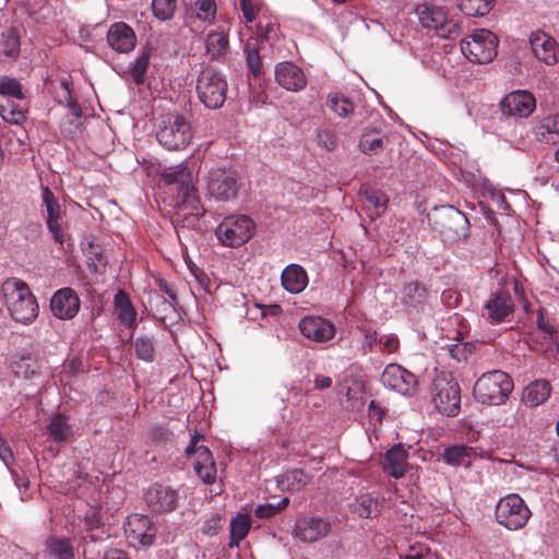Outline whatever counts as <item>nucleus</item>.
<instances>
[{
  "label": "nucleus",
  "instance_id": "1",
  "mask_svg": "<svg viewBox=\"0 0 559 559\" xmlns=\"http://www.w3.org/2000/svg\"><path fill=\"white\" fill-rule=\"evenodd\" d=\"M428 222L444 242H455L465 238L469 230L466 215L452 205L435 206L428 213Z\"/></svg>",
  "mask_w": 559,
  "mask_h": 559
},
{
  "label": "nucleus",
  "instance_id": "2",
  "mask_svg": "<svg viewBox=\"0 0 559 559\" xmlns=\"http://www.w3.org/2000/svg\"><path fill=\"white\" fill-rule=\"evenodd\" d=\"M156 138L168 151L185 150L193 138L190 118L178 112L160 116Z\"/></svg>",
  "mask_w": 559,
  "mask_h": 559
},
{
  "label": "nucleus",
  "instance_id": "3",
  "mask_svg": "<svg viewBox=\"0 0 559 559\" xmlns=\"http://www.w3.org/2000/svg\"><path fill=\"white\" fill-rule=\"evenodd\" d=\"M3 294L11 317L16 322L29 323L38 316V304L26 283L11 278L3 284Z\"/></svg>",
  "mask_w": 559,
  "mask_h": 559
},
{
  "label": "nucleus",
  "instance_id": "4",
  "mask_svg": "<svg viewBox=\"0 0 559 559\" xmlns=\"http://www.w3.org/2000/svg\"><path fill=\"white\" fill-rule=\"evenodd\" d=\"M512 378L502 370L483 373L474 384L473 394L484 405H501L513 391Z\"/></svg>",
  "mask_w": 559,
  "mask_h": 559
},
{
  "label": "nucleus",
  "instance_id": "5",
  "mask_svg": "<svg viewBox=\"0 0 559 559\" xmlns=\"http://www.w3.org/2000/svg\"><path fill=\"white\" fill-rule=\"evenodd\" d=\"M255 233V224L247 215L225 217L216 227L217 239L226 247L237 248L248 242Z\"/></svg>",
  "mask_w": 559,
  "mask_h": 559
},
{
  "label": "nucleus",
  "instance_id": "6",
  "mask_svg": "<svg viewBox=\"0 0 559 559\" xmlns=\"http://www.w3.org/2000/svg\"><path fill=\"white\" fill-rule=\"evenodd\" d=\"M416 13L423 27L435 31L436 35L441 38L455 39L462 33L460 22L448 19L440 7L419 4L416 8Z\"/></svg>",
  "mask_w": 559,
  "mask_h": 559
},
{
  "label": "nucleus",
  "instance_id": "7",
  "mask_svg": "<svg viewBox=\"0 0 559 559\" xmlns=\"http://www.w3.org/2000/svg\"><path fill=\"white\" fill-rule=\"evenodd\" d=\"M498 38L487 29L475 31L461 40L463 55L474 63H488L497 56Z\"/></svg>",
  "mask_w": 559,
  "mask_h": 559
},
{
  "label": "nucleus",
  "instance_id": "8",
  "mask_svg": "<svg viewBox=\"0 0 559 559\" xmlns=\"http://www.w3.org/2000/svg\"><path fill=\"white\" fill-rule=\"evenodd\" d=\"M432 402L436 408L447 416H456L461 408V389L456 380L445 374L433 379Z\"/></svg>",
  "mask_w": 559,
  "mask_h": 559
},
{
  "label": "nucleus",
  "instance_id": "9",
  "mask_svg": "<svg viewBox=\"0 0 559 559\" xmlns=\"http://www.w3.org/2000/svg\"><path fill=\"white\" fill-rule=\"evenodd\" d=\"M227 83L215 70L206 68L198 76L197 92L200 100L210 109H217L226 100Z\"/></svg>",
  "mask_w": 559,
  "mask_h": 559
},
{
  "label": "nucleus",
  "instance_id": "10",
  "mask_svg": "<svg viewBox=\"0 0 559 559\" xmlns=\"http://www.w3.org/2000/svg\"><path fill=\"white\" fill-rule=\"evenodd\" d=\"M531 511L519 495H509L499 500L496 519L508 530L522 528L528 521Z\"/></svg>",
  "mask_w": 559,
  "mask_h": 559
},
{
  "label": "nucleus",
  "instance_id": "11",
  "mask_svg": "<svg viewBox=\"0 0 559 559\" xmlns=\"http://www.w3.org/2000/svg\"><path fill=\"white\" fill-rule=\"evenodd\" d=\"M241 187L240 177L234 170L216 168L209 173L207 192L217 201L235 200Z\"/></svg>",
  "mask_w": 559,
  "mask_h": 559
},
{
  "label": "nucleus",
  "instance_id": "12",
  "mask_svg": "<svg viewBox=\"0 0 559 559\" xmlns=\"http://www.w3.org/2000/svg\"><path fill=\"white\" fill-rule=\"evenodd\" d=\"M204 214L205 209L200 202L194 185L178 191L174 215L176 223H181L182 226L194 225L198 218Z\"/></svg>",
  "mask_w": 559,
  "mask_h": 559
},
{
  "label": "nucleus",
  "instance_id": "13",
  "mask_svg": "<svg viewBox=\"0 0 559 559\" xmlns=\"http://www.w3.org/2000/svg\"><path fill=\"white\" fill-rule=\"evenodd\" d=\"M514 312V304L509 292L500 288L490 293L485 301L481 316L490 323L498 324L510 321Z\"/></svg>",
  "mask_w": 559,
  "mask_h": 559
},
{
  "label": "nucleus",
  "instance_id": "14",
  "mask_svg": "<svg viewBox=\"0 0 559 559\" xmlns=\"http://www.w3.org/2000/svg\"><path fill=\"white\" fill-rule=\"evenodd\" d=\"M124 535L133 544L150 547L154 544L157 527L146 515L131 514L123 524Z\"/></svg>",
  "mask_w": 559,
  "mask_h": 559
},
{
  "label": "nucleus",
  "instance_id": "15",
  "mask_svg": "<svg viewBox=\"0 0 559 559\" xmlns=\"http://www.w3.org/2000/svg\"><path fill=\"white\" fill-rule=\"evenodd\" d=\"M381 382L385 388L407 396L415 394L418 385L416 376L397 364L385 367Z\"/></svg>",
  "mask_w": 559,
  "mask_h": 559
},
{
  "label": "nucleus",
  "instance_id": "16",
  "mask_svg": "<svg viewBox=\"0 0 559 559\" xmlns=\"http://www.w3.org/2000/svg\"><path fill=\"white\" fill-rule=\"evenodd\" d=\"M535 105V98L531 93L515 91L500 102V110L508 117L526 118L533 112Z\"/></svg>",
  "mask_w": 559,
  "mask_h": 559
},
{
  "label": "nucleus",
  "instance_id": "17",
  "mask_svg": "<svg viewBox=\"0 0 559 559\" xmlns=\"http://www.w3.org/2000/svg\"><path fill=\"white\" fill-rule=\"evenodd\" d=\"M178 495L169 486L154 485L145 493L148 508L155 513L171 512L177 508Z\"/></svg>",
  "mask_w": 559,
  "mask_h": 559
},
{
  "label": "nucleus",
  "instance_id": "18",
  "mask_svg": "<svg viewBox=\"0 0 559 559\" xmlns=\"http://www.w3.org/2000/svg\"><path fill=\"white\" fill-rule=\"evenodd\" d=\"M330 532V522L320 516L299 519L294 528L295 536L305 543L317 542L328 536Z\"/></svg>",
  "mask_w": 559,
  "mask_h": 559
},
{
  "label": "nucleus",
  "instance_id": "19",
  "mask_svg": "<svg viewBox=\"0 0 559 559\" xmlns=\"http://www.w3.org/2000/svg\"><path fill=\"white\" fill-rule=\"evenodd\" d=\"M530 45L534 56L547 66H554L559 61V45L545 32L532 33Z\"/></svg>",
  "mask_w": 559,
  "mask_h": 559
},
{
  "label": "nucleus",
  "instance_id": "20",
  "mask_svg": "<svg viewBox=\"0 0 559 559\" xmlns=\"http://www.w3.org/2000/svg\"><path fill=\"white\" fill-rule=\"evenodd\" d=\"M50 308L55 317L69 320L79 312L80 299L72 288H61L53 294Z\"/></svg>",
  "mask_w": 559,
  "mask_h": 559
},
{
  "label": "nucleus",
  "instance_id": "21",
  "mask_svg": "<svg viewBox=\"0 0 559 559\" xmlns=\"http://www.w3.org/2000/svg\"><path fill=\"white\" fill-rule=\"evenodd\" d=\"M275 80L285 90L298 92L307 84L304 71L293 62H280L275 68Z\"/></svg>",
  "mask_w": 559,
  "mask_h": 559
},
{
  "label": "nucleus",
  "instance_id": "22",
  "mask_svg": "<svg viewBox=\"0 0 559 559\" xmlns=\"http://www.w3.org/2000/svg\"><path fill=\"white\" fill-rule=\"evenodd\" d=\"M301 334L314 342H326L335 334L334 325L320 317H307L300 320Z\"/></svg>",
  "mask_w": 559,
  "mask_h": 559
},
{
  "label": "nucleus",
  "instance_id": "23",
  "mask_svg": "<svg viewBox=\"0 0 559 559\" xmlns=\"http://www.w3.org/2000/svg\"><path fill=\"white\" fill-rule=\"evenodd\" d=\"M108 45L118 52H129L136 44L133 29L123 22L112 24L107 33Z\"/></svg>",
  "mask_w": 559,
  "mask_h": 559
},
{
  "label": "nucleus",
  "instance_id": "24",
  "mask_svg": "<svg viewBox=\"0 0 559 559\" xmlns=\"http://www.w3.org/2000/svg\"><path fill=\"white\" fill-rule=\"evenodd\" d=\"M429 297L424 283L413 281L406 283L401 290V302L408 312H419L424 309Z\"/></svg>",
  "mask_w": 559,
  "mask_h": 559
},
{
  "label": "nucleus",
  "instance_id": "25",
  "mask_svg": "<svg viewBox=\"0 0 559 559\" xmlns=\"http://www.w3.org/2000/svg\"><path fill=\"white\" fill-rule=\"evenodd\" d=\"M408 453L401 444H396L386 451L381 463L382 468L390 476L399 479L403 477L407 468Z\"/></svg>",
  "mask_w": 559,
  "mask_h": 559
},
{
  "label": "nucleus",
  "instance_id": "26",
  "mask_svg": "<svg viewBox=\"0 0 559 559\" xmlns=\"http://www.w3.org/2000/svg\"><path fill=\"white\" fill-rule=\"evenodd\" d=\"M476 457L475 449L465 444L450 445L442 453V459L447 464L465 468L471 467Z\"/></svg>",
  "mask_w": 559,
  "mask_h": 559
},
{
  "label": "nucleus",
  "instance_id": "27",
  "mask_svg": "<svg viewBox=\"0 0 559 559\" xmlns=\"http://www.w3.org/2000/svg\"><path fill=\"white\" fill-rule=\"evenodd\" d=\"M282 285L292 293L298 294L302 292L308 284V276L306 271L298 264H289L282 272Z\"/></svg>",
  "mask_w": 559,
  "mask_h": 559
},
{
  "label": "nucleus",
  "instance_id": "28",
  "mask_svg": "<svg viewBox=\"0 0 559 559\" xmlns=\"http://www.w3.org/2000/svg\"><path fill=\"white\" fill-rule=\"evenodd\" d=\"M551 393V385L547 380H535L523 391L522 402L528 407H536L545 403Z\"/></svg>",
  "mask_w": 559,
  "mask_h": 559
},
{
  "label": "nucleus",
  "instance_id": "29",
  "mask_svg": "<svg viewBox=\"0 0 559 559\" xmlns=\"http://www.w3.org/2000/svg\"><path fill=\"white\" fill-rule=\"evenodd\" d=\"M194 471L204 484L211 485L216 480V464L207 447H200L199 459H195Z\"/></svg>",
  "mask_w": 559,
  "mask_h": 559
},
{
  "label": "nucleus",
  "instance_id": "30",
  "mask_svg": "<svg viewBox=\"0 0 559 559\" xmlns=\"http://www.w3.org/2000/svg\"><path fill=\"white\" fill-rule=\"evenodd\" d=\"M50 559H75L74 547L68 537L51 535L45 542Z\"/></svg>",
  "mask_w": 559,
  "mask_h": 559
},
{
  "label": "nucleus",
  "instance_id": "31",
  "mask_svg": "<svg viewBox=\"0 0 559 559\" xmlns=\"http://www.w3.org/2000/svg\"><path fill=\"white\" fill-rule=\"evenodd\" d=\"M163 180L167 185L177 186V192L194 185L193 174L187 164L166 168L163 173Z\"/></svg>",
  "mask_w": 559,
  "mask_h": 559
},
{
  "label": "nucleus",
  "instance_id": "32",
  "mask_svg": "<svg viewBox=\"0 0 559 559\" xmlns=\"http://www.w3.org/2000/svg\"><path fill=\"white\" fill-rule=\"evenodd\" d=\"M386 135H381L380 130L376 128H364L361 131L358 147L364 154H378L384 150Z\"/></svg>",
  "mask_w": 559,
  "mask_h": 559
},
{
  "label": "nucleus",
  "instance_id": "33",
  "mask_svg": "<svg viewBox=\"0 0 559 559\" xmlns=\"http://www.w3.org/2000/svg\"><path fill=\"white\" fill-rule=\"evenodd\" d=\"M12 371L14 376L24 379H32L39 374V362L31 353H21L14 356L12 364Z\"/></svg>",
  "mask_w": 559,
  "mask_h": 559
},
{
  "label": "nucleus",
  "instance_id": "34",
  "mask_svg": "<svg viewBox=\"0 0 559 559\" xmlns=\"http://www.w3.org/2000/svg\"><path fill=\"white\" fill-rule=\"evenodd\" d=\"M187 13L191 17L212 23L216 14L215 0H186Z\"/></svg>",
  "mask_w": 559,
  "mask_h": 559
},
{
  "label": "nucleus",
  "instance_id": "35",
  "mask_svg": "<svg viewBox=\"0 0 559 559\" xmlns=\"http://www.w3.org/2000/svg\"><path fill=\"white\" fill-rule=\"evenodd\" d=\"M535 136L542 143H557L559 140V116L544 118L535 128Z\"/></svg>",
  "mask_w": 559,
  "mask_h": 559
},
{
  "label": "nucleus",
  "instance_id": "36",
  "mask_svg": "<svg viewBox=\"0 0 559 559\" xmlns=\"http://www.w3.org/2000/svg\"><path fill=\"white\" fill-rule=\"evenodd\" d=\"M47 430L49 438L56 443L64 442L72 436V426L68 421V417L61 413L50 419Z\"/></svg>",
  "mask_w": 559,
  "mask_h": 559
},
{
  "label": "nucleus",
  "instance_id": "37",
  "mask_svg": "<svg viewBox=\"0 0 559 559\" xmlns=\"http://www.w3.org/2000/svg\"><path fill=\"white\" fill-rule=\"evenodd\" d=\"M115 307L118 313V319L128 328L132 329L135 325L136 312L129 299V296L123 290H119L116 294Z\"/></svg>",
  "mask_w": 559,
  "mask_h": 559
},
{
  "label": "nucleus",
  "instance_id": "38",
  "mask_svg": "<svg viewBox=\"0 0 559 559\" xmlns=\"http://www.w3.org/2000/svg\"><path fill=\"white\" fill-rule=\"evenodd\" d=\"M229 39L224 31H212L207 34L205 47L212 59H218L224 56L228 49Z\"/></svg>",
  "mask_w": 559,
  "mask_h": 559
},
{
  "label": "nucleus",
  "instance_id": "39",
  "mask_svg": "<svg viewBox=\"0 0 559 559\" xmlns=\"http://www.w3.org/2000/svg\"><path fill=\"white\" fill-rule=\"evenodd\" d=\"M20 35L15 28H9L0 35V56L16 59L20 56Z\"/></svg>",
  "mask_w": 559,
  "mask_h": 559
},
{
  "label": "nucleus",
  "instance_id": "40",
  "mask_svg": "<svg viewBox=\"0 0 559 559\" xmlns=\"http://www.w3.org/2000/svg\"><path fill=\"white\" fill-rule=\"evenodd\" d=\"M246 64L250 75L254 79H261L264 74L262 58L260 56L257 43L248 41L245 46Z\"/></svg>",
  "mask_w": 559,
  "mask_h": 559
},
{
  "label": "nucleus",
  "instance_id": "41",
  "mask_svg": "<svg viewBox=\"0 0 559 559\" xmlns=\"http://www.w3.org/2000/svg\"><path fill=\"white\" fill-rule=\"evenodd\" d=\"M309 481V476L302 469L288 471L281 476L278 484L282 489L289 491H298L304 488Z\"/></svg>",
  "mask_w": 559,
  "mask_h": 559
},
{
  "label": "nucleus",
  "instance_id": "42",
  "mask_svg": "<svg viewBox=\"0 0 559 559\" xmlns=\"http://www.w3.org/2000/svg\"><path fill=\"white\" fill-rule=\"evenodd\" d=\"M83 251L87 259V266L95 273H103L108 261L100 246L88 242Z\"/></svg>",
  "mask_w": 559,
  "mask_h": 559
},
{
  "label": "nucleus",
  "instance_id": "43",
  "mask_svg": "<svg viewBox=\"0 0 559 559\" xmlns=\"http://www.w3.org/2000/svg\"><path fill=\"white\" fill-rule=\"evenodd\" d=\"M496 0H459L457 7L468 16H484L490 12Z\"/></svg>",
  "mask_w": 559,
  "mask_h": 559
},
{
  "label": "nucleus",
  "instance_id": "44",
  "mask_svg": "<svg viewBox=\"0 0 559 559\" xmlns=\"http://www.w3.org/2000/svg\"><path fill=\"white\" fill-rule=\"evenodd\" d=\"M251 526V519L246 514H238L237 518L230 522V545L238 544L249 533Z\"/></svg>",
  "mask_w": 559,
  "mask_h": 559
},
{
  "label": "nucleus",
  "instance_id": "45",
  "mask_svg": "<svg viewBox=\"0 0 559 559\" xmlns=\"http://www.w3.org/2000/svg\"><path fill=\"white\" fill-rule=\"evenodd\" d=\"M41 199L46 206V219L66 216V210L62 209V205L48 187H41Z\"/></svg>",
  "mask_w": 559,
  "mask_h": 559
},
{
  "label": "nucleus",
  "instance_id": "46",
  "mask_svg": "<svg viewBox=\"0 0 559 559\" xmlns=\"http://www.w3.org/2000/svg\"><path fill=\"white\" fill-rule=\"evenodd\" d=\"M135 355L144 361H153L155 357V340L152 336H139L134 343Z\"/></svg>",
  "mask_w": 559,
  "mask_h": 559
},
{
  "label": "nucleus",
  "instance_id": "47",
  "mask_svg": "<svg viewBox=\"0 0 559 559\" xmlns=\"http://www.w3.org/2000/svg\"><path fill=\"white\" fill-rule=\"evenodd\" d=\"M328 106L340 117H348L355 109L354 104L347 97L337 93L329 95Z\"/></svg>",
  "mask_w": 559,
  "mask_h": 559
},
{
  "label": "nucleus",
  "instance_id": "48",
  "mask_svg": "<svg viewBox=\"0 0 559 559\" xmlns=\"http://www.w3.org/2000/svg\"><path fill=\"white\" fill-rule=\"evenodd\" d=\"M150 51L143 50L141 55L135 59L130 74L136 85H141L145 81V74L150 63Z\"/></svg>",
  "mask_w": 559,
  "mask_h": 559
},
{
  "label": "nucleus",
  "instance_id": "49",
  "mask_svg": "<svg viewBox=\"0 0 559 559\" xmlns=\"http://www.w3.org/2000/svg\"><path fill=\"white\" fill-rule=\"evenodd\" d=\"M356 512L360 518L370 519L379 514V502L370 495L360 496L357 499Z\"/></svg>",
  "mask_w": 559,
  "mask_h": 559
},
{
  "label": "nucleus",
  "instance_id": "50",
  "mask_svg": "<svg viewBox=\"0 0 559 559\" xmlns=\"http://www.w3.org/2000/svg\"><path fill=\"white\" fill-rule=\"evenodd\" d=\"M0 95L16 99L24 98L21 83L16 79L7 75L0 76Z\"/></svg>",
  "mask_w": 559,
  "mask_h": 559
},
{
  "label": "nucleus",
  "instance_id": "51",
  "mask_svg": "<svg viewBox=\"0 0 559 559\" xmlns=\"http://www.w3.org/2000/svg\"><path fill=\"white\" fill-rule=\"evenodd\" d=\"M46 226L56 242L63 245L68 239L66 216L46 219Z\"/></svg>",
  "mask_w": 559,
  "mask_h": 559
},
{
  "label": "nucleus",
  "instance_id": "52",
  "mask_svg": "<svg viewBox=\"0 0 559 559\" xmlns=\"http://www.w3.org/2000/svg\"><path fill=\"white\" fill-rule=\"evenodd\" d=\"M289 504V499L287 497L283 498L276 503L267 502L263 504H259L254 509V515L258 519L266 520L275 514L280 513L282 510H284Z\"/></svg>",
  "mask_w": 559,
  "mask_h": 559
},
{
  "label": "nucleus",
  "instance_id": "53",
  "mask_svg": "<svg viewBox=\"0 0 559 559\" xmlns=\"http://www.w3.org/2000/svg\"><path fill=\"white\" fill-rule=\"evenodd\" d=\"M177 8V0H153L152 10L160 21L170 20Z\"/></svg>",
  "mask_w": 559,
  "mask_h": 559
},
{
  "label": "nucleus",
  "instance_id": "54",
  "mask_svg": "<svg viewBox=\"0 0 559 559\" xmlns=\"http://www.w3.org/2000/svg\"><path fill=\"white\" fill-rule=\"evenodd\" d=\"M316 141L319 146L325 148L326 151H333L337 147V139L336 135L326 129H321L317 131Z\"/></svg>",
  "mask_w": 559,
  "mask_h": 559
},
{
  "label": "nucleus",
  "instance_id": "55",
  "mask_svg": "<svg viewBox=\"0 0 559 559\" xmlns=\"http://www.w3.org/2000/svg\"><path fill=\"white\" fill-rule=\"evenodd\" d=\"M85 531L88 533L95 532L103 526V519L100 511L96 508H91L84 516Z\"/></svg>",
  "mask_w": 559,
  "mask_h": 559
},
{
  "label": "nucleus",
  "instance_id": "56",
  "mask_svg": "<svg viewBox=\"0 0 559 559\" xmlns=\"http://www.w3.org/2000/svg\"><path fill=\"white\" fill-rule=\"evenodd\" d=\"M364 197L376 210L384 209L386 205V199L379 190L367 188L364 190Z\"/></svg>",
  "mask_w": 559,
  "mask_h": 559
},
{
  "label": "nucleus",
  "instance_id": "57",
  "mask_svg": "<svg viewBox=\"0 0 559 559\" xmlns=\"http://www.w3.org/2000/svg\"><path fill=\"white\" fill-rule=\"evenodd\" d=\"M159 288L168 295L170 301L166 300L163 296H157V301L164 306V310L174 309V302L177 301V295L173 287H170L166 281H158Z\"/></svg>",
  "mask_w": 559,
  "mask_h": 559
},
{
  "label": "nucleus",
  "instance_id": "58",
  "mask_svg": "<svg viewBox=\"0 0 559 559\" xmlns=\"http://www.w3.org/2000/svg\"><path fill=\"white\" fill-rule=\"evenodd\" d=\"M380 350L384 353H395L400 347L399 337L394 334L381 335L379 338Z\"/></svg>",
  "mask_w": 559,
  "mask_h": 559
},
{
  "label": "nucleus",
  "instance_id": "59",
  "mask_svg": "<svg viewBox=\"0 0 559 559\" xmlns=\"http://www.w3.org/2000/svg\"><path fill=\"white\" fill-rule=\"evenodd\" d=\"M448 352L452 358L461 361L467 358V355L471 354V348L466 343H455L448 345Z\"/></svg>",
  "mask_w": 559,
  "mask_h": 559
},
{
  "label": "nucleus",
  "instance_id": "60",
  "mask_svg": "<svg viewBox=\"0 0 559 559\" xmlns=\"http://www.w3.org/2000/svg\"><path fill=\"white\" fill-rule=\"evenodd\" d=\"M173 432L165 426H156L151 431V439L156 444H165L170 441Z\"/></svg>",
  "mask_w": 559,
  "mask_h": 559
},
{
  "label": "nucleus",
  "instance_id": "61",
  "mask_svg": "<svg viewBox=\"0 0 559 559\" xmlns=\"http://www.w3.org/2000/svg\"><path fill=\"white\" fill-rule=\"evenodd\" d=\"M222 518L219 514L215 513L211 516L210 520L205 521L201 527V531L204 535L214 536L218 533L222 527Z\"/></svg>",
  "mask_w": 559,
  "mask_h": 559
},
{
  "label": "nucleus",
  "instance_id": "62",
  "mask_svg": "<svg viewBox=\"0 0 559 559\" xmlns=\"http://www.w3.org/2000/svg\"><path fill=\"white\" fill-rule=\"evenodd\" d=\"M60 85L66 91V100H67L68 107L70 108L71 114L74 117L80 118L82 116V110H81V107L78 104V102L71 95V91H70L68 81L67 80H62L60 82Z\"/></svg>",
  "mask_w": 559,
  "mask_h": 559
},
{
  "label": "nucleus",
  "instance_id": "63",
  "mask_svg": "<svg viewBox=\"0 0 559 559\" xmlns=\"http://www.w3.org/2000/svg\"><path fill=\"white\" fill-rule=\"evenodd\" d=\"M379 338L378 333L372 329H366L364 330V343H362V349L365 353L373 352L376 346L379 345Z\"/></svg>",
  "mask_w": 559,
  "mask_h": 559
},
{
  "label": "nucleus",
  "instance_id": "64",
  "mask_svg": "<svg viewBox=\"0 0 559 559\" xmlns=\"http://www.w3.org/2000/svg\"><path fill=\"white\" fill-rule=\"evenodd\" d=\"M239 4L246 21L253 22L259 11V9L254 5L253 0H240Z\"/></svg>",
  "mask_w": 559,
  "mask_h": 559
}]
</instances>
